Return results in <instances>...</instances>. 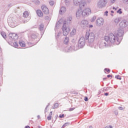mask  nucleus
<instances>
[{"label":"nucleus","mask_w":128,"mask_h":128,"mask_svg":"<svg viewBox=\"0 0 128 128\" xmlns=\"http://www.w3.org/2000/svg\"><path fill=\"white\" fill-rule=\"evenodd\" d=\"M120 42V40H118V36L112 33L110 34L108 36L104 37V40L100 41L98 42V46L100 48L102 49L106 46H110L112 44H118Z\"/></svg>","instance_id":"obj_1"},{"label":"nucleus","mask_w":128,"mask_h":128,"mask_svg":"<svg viewBox=\"0 0 128 128\" xmlns=\"http://www.w3.org/2000/svg\"><path fill=\"white\" fill-rule=\"evenodd\" d=\"M85 38L88 40V46L90 48H94V34L86 32Z\"/></svg>","instance_id":"obj_2"},{"label":"nucleus","mask_w":128,"mask_h":128,"mask_svg":"<svg viewBox=\"0 0 128 128\" xmlns=\"http://www.w3.org/2000/svg\"><path fill=\"white\" fill-rule=\"evenodd\" d=\"M62 20H60L58 22H57L56 23V25L55 26V32H56V40H58V38H60V36H62V32L59 31L58 32V30H60V24H62L61 22ZM56 32H58V34H56Z\"/></svg>","instance_id":"obj_3"},{"label":"nucleus","mask_w":128,"mask_h":128,"mask_svg":"<svg viewBox=\"0 0 128 128\" xmlns=\"http://www.w3.org/2000/svg\"><path fill=\"white\" fill-rule=\"evenodd\" d=\"M78 44V46H76L74 50H80V48H82L84 46V45L86 44V39L84 38V37H81L80 38Z\"/></svg>","instance_id":"obj_4"},{"label":"nucleus","mask_w":128,"mask_h":128,"mask_svg":"<svg viewBox=\"0 0 128 128\" xmlns=\"http://www.w3.org/2000/svg\"><path fill=\"white\" fill-rule=\"evenodd\" d=\"M62 30L63 36H68V32H70V27L68 26V24H66V23H63Z\"/></svg>","instance_id":"obj_5"},{"label":"nucleus","mask_w":128,"mask_h":128,"mask_svg":"<svg viewBox=\"0 0 128 128\" xmlns=\"http://www.w3.org/2000/svg\"><path fill=\"white\" fill-rule=\"evenodd\" d=\"M74 5L76 6H79L80 8H84L86 6V2L84 0H74Z\"/></svg>","instance_id":"obj_6"},{"label":"nucleus","mask_w":128,"mask_h":128,"mask_svg":"<svg viewBox=\"0 0 128 128\" xmlns=\"http://www.w3.org/2000/svg\"><path fill=\"white\" fill-rule=\"evenodd\" d=\"M124 30L122 29H119L116 33H112L114 36H117L118 40H120V42H122V36H124Z\"/></svg>","instance_id":"obj_7"},{"label":"nucleus","mask_w":128,"mask_h":128,"mask_svg":"<svg viewBox=\"0 0 128 128\" xmlns=\"http://www.w3.org/2000/svg\"><path fill=\"white\" fill-rule=\"evenodd\" d=\"M18 36L15 33H10L9 34L8 42L12 44L14 42H16V40L18 38Z\"/></svg>","instance_id":"obj_8"},{"label":"nucleus","mask_w":128,"mask_h":128,"mask_svg":"<svg viewBox=\"0 0 128 128\" xmlns=\"http://www.w3.org/2000/svg\"><path fill=\"white\" fill-rule=\"evenodd\" d=\"M79 24L82 28H88V21L86 20H83L79 22Z\"/></svg>","instance_id":"obj_9"},{"label":"nucleus","mask_w":128,"mask_h":128,"mask_svg":"<svg viewBox=\"0 0 128 128\" xmlns=\"http://www.w3.org/2000/svg\"><path fill=\"white\" fill-rule=\"evenodd\" d=\"M83 16H88L92 14V10L90 8H85L83 10H82Z\"/></svg>","instance_id":"obj_10"},{"label":"nucleus","mask_w":128,"mask_h":128,"mask_svg":"<svg viewBox=\"0 0 128 128\" xmlns=\"http://www.w3.org/2000/svg\"><path fill=\"white\" fill-rule=\"evenodd\" d=\"M104 22V18H99L97 19L96 21V24L97 26H102Z\"/></svg>","instance_id":"obj_11"},{"label":"nucleus","mask_w":128,"mask_h":128,"mask_svg":"<svg viewBox=\"0 0 128 128\" xmlns=\"http://www.w3.org/2000/svg\"><path fill=\"white\" fill-rule=\"evenodd\" d=\"M76 46H78V44L75 43L70 46L69 48H66L67 50L66 51L68 52H72V50H74Z\"/></svg>","instance_id":"obj_12"},{"label":"nucleus","mask_w":128,"mask_h":128,"mask_svg":"<svg viewBox=\"0 0 128 128\" xmlns=\"http://www.w3.org/2000/svg\"><path fill=\"white\" fill-rule=\"evenodd\" d=\"M106 0H100L98 3V6L100 8H104L106 5Z\"/></svg>","instance_id":"obj_13"},{"label":"nucleus","mask_w":128,"mask_h":128,"mask_svg":"<svg viewBox=\"0 0 128 128\" xmlns=\"http://www.w3.org/2000/svg\"><path fill=\"white\" fill-rule=\"evenodd\" d=\"M128 26V22L124 20L121 22L120 24V26L121 28H126Z\"/></svg>","instance_id":"obj_14"},{"label":"nucleus","mask_w":128,"mask_h":128,"mask_svg":"<svg viewBox=\"0 0 128 128\" xmlns=\"http://www.w3.org/2000/svg\"><path fill=\"white\" fill-rule=\"evenodd\" d=\"M82 16H83L82 10V8H80V9L78 10L76 12V16L77 18H80Z\"/></svg>","instance_id":"obj_15"},{"label":"nucleus","mask_w":128,"mask_h":128,"mask_svg":"<svg viewBox=\"0 0 128 128\" xmlns=\"http://www.w3.org/2000/svg\"><path fill=\"white\" fill-rule=\"evenodd\" d=\"M42 10L43 12L45 14H50V10H48V8H47L46 6L43 5L42 6Z\"/></svg>","instance_id":"obj_16"},{"label":"nucleus","mask_w":128,"mask_h":128,"mask_svg":"<svg viewBox=\"0 0 128 128\" xmlns=\"http://www.w3.org/2000/svg\"><path fill=\"white\" fill-rule=\"evenodd\" d=\"M66 12V8L64 6H62L61 7L60 11H59V14H64Z\"/></svg>","instance_id":"obj_17"},{"label":"nucleus","mask_w":128,"mask_h":128,"mask_svg":"<svg viewBox=\"0 0 128 128\" xmlns=\"http://www.w3.org/2000/svg\"><path fill=\"white\" fill-rule=\"evenodd\" d=\"M76 29L73 28L72 29V32L70 33V36H76Z\"/></svg>","instance_id":"obj_18"},{"label":"nucleus","mask_w":128,"mask_h":128,"mask_svg":"<svg viewBox=\"0 0 128 128\" xmlns=\"http://www.w3.org/2000/svg\"><path fill=\"white\" fill-rule=\"evenodd\" d=\"M70 42V38L68 37H66L64 40V44H68Z\"/></svg>","instance_id":"obj_19"},{"label":"nucleus","mask_w":128,"mask_h":128,"mask_svg":"<svg viewBox=\"0 0 128 128\" xmlns=\"http://www.w3.org/2000/svg\"><path fill=\"white\" fill-rule=\"evenodd\" d=\"M72 20V18L70 16H69L66 20H65L64 22V24H70V21Z\"/></svg>","instance_id":"obj_20"},{"label":"nucleus","mask_w":128,"mask_h":128,"mask_svg":"<svg viewBox=\"0 0 128 128\" xmlns=\"http://www.w3.org/2000/svg\"><path fill=\"white\" fill-rule=\"evenodd\" d=\"M36 14L40 18H42V16H44L42 12V10H38L36 11Z\"/></svg>","instance_id":"obj_21"},{"label":"nucleus","mask_w":128,"mask_h":128,"mask_svg":"<svg viewBox=\"0 0 128 128\" xmlns=\"http://www.w3.org/2000/svg\"><path fill=\"white\" fill-rule=\"evenodd\" d=\"M28 16H30V14L28 13V11H25L23 13V16H24V18H28Z\"/></svg>","instance_id":"obj_22"},{"label":"nucleus","mask_w":128,"mask_h":128,"mask_svg":"<svg viewBox=\"0 0 128 128\" xmlns=\"http://www.w3.org/2000/svg\"><path fill=\"white\" fill-rule=\"evenodd\" d=\"M19 44L20 46L24 47L26 46V43L24 41H20L19 42Z\"/></svg>","instance_id":"obj_23"},{"label":"nucleus","mask_w":128,"mask_h":128,"mask_svg":"<svg viewBox=\"0 0 128 128\" xmlns=\"http://www.w3.org/2000/svg\"><path fill=\"white\" fill-rule=\"evenodd\" d=\"M31 38L32 40H36V38H38V35H36V34H32L31 35Z\"/></svg>","instance_id":"obj_24"},{"label":"nucleus","mask_w":128,"mask_h":128,"mask_svg":"<svg viewBox=\"0 0 128 128\" xmlns=\"http://www.w3.org/2000/svg\"><path fill=\"white\" fill-rule=\"evenodd\" d=\"M1 36H2V38L6 40V34L5 32H2L0 33Z\"/></svg>","instance_id":"obj_25"},{"label":"nucleus","mask_w":128,"mask_h":128,"mask_svg":"<svg viewBox=\"0 0 128 128\" xmlns=\"http://www.w3.org/2000/svg\"><path fill=\"white\" fill-rule=\"evenodd\" d=\"M58 107V104L56 103L52 106V108H53V110H54L55 108H56Z\"/></svg>","instance_id":"obj_26"},{"label":"nucleus","mask_w":128,"mask_h":128,"mask_svg":"<svg viewBox=\"0 0 128 128\" xmlns=\"http://www.w3.org/2000/svg\"><path fill=\"white\" fill-rule=\"evenodd\" d=\"M10 28H16V24L13 23L12 22L10 23Z\"/></svg>","instance_id":"obj_27"},{"label":"nucleus","mask_w":128,"mask_h":128,"mask_svg":"<svg viewBox=\"0 0 128 128\" xmlns=\"http://www.w3.org/2000/svg\"><path fill=\"white\" fill-rule=\"evenodd\" d=\"M39 28L40 32H42L44 30V24H40L39 26Z\"/></svg>","instance_id":"obj_28"},{"label":"nucleus","mask_w":128,"mask_h":128,"mask_svg":"<svg viewBox=\"0 0 128 128\" xmlns=\"http://www.w3.org/2000/svg\"><path fill=\"white\" fill-rule=\"evenodd\" d=\"M13 42V46H14V48H18V42H16V41L12 42Z\"/></svg>","instance_id":"obj_29"},{"label":"nucleus","mask_w":128,"mask_h":128,"mask_svg":"<svg viewBox=\"0 0 128 128\" xmlns=\"http://www.w3.org/2000/svg\"><path fill=\"white\" fill-rule=\"evenodd\" d=\"M70 126V122H66L64 124L62 128H64L66 126Z\"/></svg>","instance_id":"obj_30"},{"label":"nucleus","mask_w":128,"mask_h":128,"mask_svg":"<svg viewBox=\"0 0 128 128\" xmlns=\"http://www.w3.org/2000/svg\"><path fill=\"white\" fill-rule=\"evenodd\" d=\"M32 2H34V4H40V0H34L32 1Z\"/></svg>","instance_id":"obj_31"},{"label":"nucleus","mask_w":128,"mask_h":128,"mask_svg":"<svg viewBox=\"0 0 128 128\" xmlns=\"http://www.w3.org/2000/svg\"><path fill=\"white\" fill-rule=\"evenodd\" d=\"M96 16H94L91 18V22H94V20H96Z\"/></svg>","instance_id":"obj_32"},{"label":"nucleus","mask_w":128,"mask_h":128,"mask_svg":"<svg viewBox=\"0 0 128 128\" xmlns=\"http://www.w3.org/2000/svg\"><path fill=\"white\" fill-rule=\"evenodd\" d=\"M49 4H50V6H54V1L50 0L49 2Z\"/></svg>","instance_id":"obj_33"},{"label":"nucleus","mask_w":128,"mask_h":128,"mask_svg":"<svg viewBox=\"0 0 128 128\" xmlns=\"http://www.w3.org/2000/svg\"><path fill=\"white\" fill-rule=\"evenodd\" d=\"M115 78H116V80H122V78L120 77V76H116Z\"/></svg>","instance_id":"obj_34"},{"label":"nucleus","mask_w":128,"mask_h":128,"mask_svg":"<svg viewBox=\"0 0 128 128\" xmlns=\"http://www.w3.org/2000/svg\"><path fill=\"white\" fill-rule=\"evenodd\" d=\"M114 22L116 24H118V22H120V19H118V18L115 19Z\"/></svg>","instance_id":"obj_35"},{"label":"nucleus","mask_w":128,"mask_h":128,"mask_svg":"<svg viewBox=\"0 0 128 128\" xmlns=\"http://www.w3.org/2000/svg\"><path fill=\"white\" fill-rule=\"evenodd\" d=\"M74 110H76V108H70L68 109V112H72Z\"/></svg>","instance_id":"obj_36"},{"label":"nucleus","mask_w":128,"mask_h":128,"mask_svg":"<svg viewBox=\"0 0 128 128\" xmlns=\"http://www.w3.org/2000/svg\"><path fill=\"white\" fill-rule=\"evenodd\" d=\"M118 14H122V9H119L118 11H117Z\"/></svg>","instance_id":"obj_37"},{"label":"nucleus","mask_w":128,"mask_h":128,"mask_svg":"<svg viewBox=\"0 0 128 128\" xmlns=\"http://www.w3.org/2000/svg\"><path fill=\"white\" fill-rule=\"evenodd\" d=\"M34 44H34L32 42H28V45L30 47L32 46H34Z\"/></svg>","instance_id":"obj_38"},{"label":"nucleus","mask_w":128,"mask_h":128,"mask_svg":"<svg viewBox=\"0 0 128 128\" xmlns=\"http://www.w3.org/2000/svg\"><path fill=\"white\" fill-rule=\"evenodd\" d=\"M118 109L120 110H124V108L122 106H119V107H118Z\"/></svg>","instance_id":"obj_39"},{"label":"nucleus","mask_w":128,"mask_h":128,"mask_svg":"<svg viewBox=\"0 0 128 128\" xmlns=\"http://www.w3.org/2000/svg\"><path fill=\"white\" fill-rule=\"evenodd\" d=\"M64 2H65V4H66V6H68V4H70V1L66 0Z\"/></svg>","instance_id":"obj_40"},{"label":"nucleus","mask_w":128,"mask_h":128,"mask_svg":"<svg viewBox=\"0 0 128 128\" xmlns=\"http://www.w3.org/2000/svg\"><path fill=\"white\" fill-rule=\"evenodd\" d=\"M47 119L48 120H52V116L48 115V117L47 118Z\"/></svg>","instance_id":"obj_41"},{"label":"nucleus","mask_w":128,"mask_h":128,"mask_svg":"<svg viewBox=\"0 0 128 128\" xmlns=\"http://www.w3.org/2000/svg\"><path fill=\"white\" fill-rule=\"evenodd\" d=\"M104 70H106V72H110V69L108 68H104Z\"/></svg>","instance_id":"obj_42"},{"label":"nucleus","mask_w":128,"mask_h":128,"mask_svg":"<svg viewBox=\"0 0 128 128\" xmlns=\"http://www.w3.org/2000/svg\"><path fill=\"white\" fill-rule=\"evenodd\" d=\"M64 114H60L59 116V118H64Z\"/></svg>","instance_id":"obj_43"},{"label":"nucleus","mask_w":128,"mask_h":128,"mask_svg":"<svg viewBox=\"0 0 128 128\" xmlns=\"http://www.w3.org/2000/svg\"><path fill=\"white\" fill-rule=\"evenodd\" d=\"M114 114H116V116H118V110H115L114 112Z\"/></svg>","instance_id":"obj_44"},{"label":"nucleus","mask_w":128,"mask_h":128,"mask_svg":"<svg viewBox=\"0 0 128 128\" xmlns=\"http://www.w3.org/2000/svg\"><path fill=\"white\" fill-rule=\"evenodd\" d=\"M45 20H50V17H48V16H46L45 17Z\"/></svg>","instance_id":"obj_45"},{"label":"nucleus","mask_w":128,"mask_h":128,"mask_svg":"<svg viewBox=\"0 0 128 128\" xmlns=\"http://www.w3.org/2000/svg\"><path fill=\"white\" fill-rule=\"evenodd\" d=\"M50 104L48 103V105L46 106V108H45V112H46V110L48 108V106H50Z\"/></svg>","instance_id":"obj_46"},{"label":"nucleus","mask_w":128,"mask_h":128,"mask_svg":"<svg viewBox=\"0 0 128 128\" xmlns=\"http://www.w3.org/2000/svg\"><path fill=\"white\" fill-rule=\"evenodd\" d=\"M84 100H85V102H88V97L86 96L84 98Z\"/></svg>","instance_id":"obj_47"},{"label":"nucleus","mask_w":128,"mask_h":128,"mask_svg":"<svg viewBox=\"0 0 128 128\" xmlns=\"http://www.w3.org/2000/svg\"><path fill=\"white\" fill-rule=\"evenodd\" d=\"M108 12L106 11L104 13V15L108 16Z\"/></svg>","instance_id":"obj_48"},{"label":"nucleus","mask_w":128,"mask_h":128,"mask_svg":"<svg viewBox=\"0 0 128 128\" xmlns=\"http://www.w3.org/2000/svg\"><path fill=\"white\" fill-rule=\"evenodd\" d=\"M88 26L89 28H93L94 26H92V25H88Z\"/></svg>","instance_id":"obj_49"},{"label":"nucleus","mask_w":128,"mask_h":128,"mask_svg":"<svg viewBox=\"0 0 128 128\" xmlns=\"http://www.w3.org/2000/svg\"><path fill=\"white\" fill-rule=\"evenodd\" d=\"M104 96H108V93L106 92V93H104Z\"/></svg>","instance_id":"obj_50"},{"label":"nucleus","mask_w":128,"mask_h":128,"mask_svg":"<svg viewBox=\"0 0 128 128\" xmlns=\"http://www.w3.org/2000/svg\"><path fill=\"white\" fill-rule=\"evenodd\" d=\"M49 116H52V112H50V114H49Z\"/></svg>","instance_id":"obj_51"},{"label":"nucleus","mask_w":128,"mask_h":128,"mask_svg":"<svg viewBox=\"0 0 128 128\" xmlns=\"http://www.w3.org/2000/svg\"><path fill=\"white\" fill-rule=\"evenodd\" d=\"M25 128H30V127L28 126H25Z\"/></svg>","instance_id":"obj_52"},{"label":"nucleus","mask_w":128,"mask_h":128,"mask_svg":"<svg viewBox=\"0 0 128 128\" xmlns=\"http://www.w3.org/2000/svg\"><path fill=\"white\" fill-rule=\"evenodd\" d=\"M110 76H110V75H108L107 76V78H110Z\"/></svg>","instance_id":"obj_53"},{"label":"nucleus","mask_w":128,"mask_h":128,"mask_svg":"<svg viewBox=\"0 0 128 128\" xmlns=\"http://www.w3.org/2000/svg\"><path fill=\"white\" fill-rule=\"evenodd\" d=\"M109 128H112V126H109Z\"/></svg>","instance_id":"obj_54"},{"label":"nucleus","mask_w":128,"mask_h":128,"mask_svg":"<svg viewBox=\"0 0 128 128\" xmlns=\"http://www.w3.org/2000/svg\"><path fill=\"white\" fill-rule=\"evenodd\" d=\"M14 4H10L9 5V6H14Z\"/></svg>","instance_id":"obj_55"},{"label":"nucleus","mask_w":128,"mask_h":128,"mask_svg":"<svg viewBox=\"0 0 128 128\" xmlns=\"http://www.w3.org/2000/svg\"><path fill=\"white\" fill-rule=\"evenodd\" d=\"M113 10H116V8L114 7H113Z\"/></svg>","instance_id":"obj_56"},{"label":"nucleus","mask_w":128,"mask_h":128,"mask_svg":"<svg viewBox=\"0 0 128 128\" xmlns=\"http://www.w3.org/2000/svg\"><path fill=\"white\" fill-rule=\"evenodd\" d=\"M89 128H92V126H90Z\"/></svg>","instance_id":"obj_57"},{"label":"nucleus","mask_w":128,"mask_h":128,"mask_svg":"<svg viewBox=\"0 0 128 128\" xmlns=\"http://www.w3.org/2000/svg\"><path fill=\"white\" fill-rule=\"evenodd\" d=\"M37 117L38 118H40V115H38Z\"/></svg>","instance_id":"obj_58"},{"label":"nucleus","mask_w":128,"mask_h":128,"mask_svg":"<svg viewBox=\"0 0 128 128\" xmlns=\"http://www.w3.org/2000/svg\"><path fill=\"white\" fill-rule=\"evenodd\" d=\"M38 128H42V127L40 126H38Z\"/></svg>","instance_id":"obj_59"},{"label":"nucleus","mask_w":128,"mask_h":128,"mask_svg":"<svg viewBox=\"0 0 128 128\" xmlns=\"http://www.w3.org/2000/svg\"><path fill=\"white\" fill-rule=\"evenodd\" d=\"M111 12H112V14H114V11H111Z\"/></svg>","instance_id":"obj_60"},{"label":"nucleus","mask_w":128,"mask_h":128,"mask_svg":"<svg viewBox=\"0 0 128 128\" xmlns=\"http://www.w3.org/2000/svg\"><path fill=\"white\" fill-rule=\"evenodd\" d=\"M104 80H106V78H104Z\"/></svg>","instance_id":"obj_61"},{"label":"nucleus","mask_w":128,"mask_h":128,"mask_svg":"<svg viewBox=\"0 0 128 128\" xmlns=\"http://www.w3.org/2000/svg\"><path fill=\"white\" fill-rule=\"evenodd\" d=\"M0 74H2V72H0Z\"/></svg>","instance_id":"obj_62"},{"label":"nucleus","mask_w":128,"mask_h":128,"mask_svg":"<svg viewBox=\"0 0 128 128\" xmlns=\"http://www.w3.org/2000/svg\"><path fill=\"white\" fill-rule=\"evenodd\" d=\"M114 1L112 2V4H114Z\"/></svg>","instance_id":"obj_63"},{"label":"nucleus","mask_w":128,"mask_h":128,"mask_svg":"<svg viewBox=\"0 0 128 128\" xmlns=\"http://www.w3.org/2000/svg\"><path fill=\"white\" fill-rule=\"evenodd\" d=\"M94 48H96V46H94Z\"/></svg>","instance_id":"obj_64"}]
</instances>
